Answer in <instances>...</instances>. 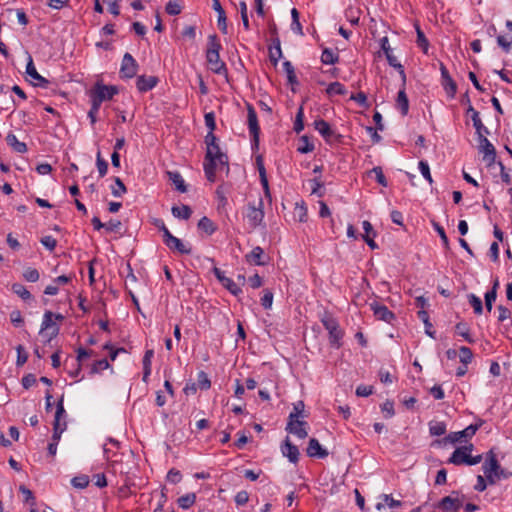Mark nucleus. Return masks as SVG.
I'll return each instance as SVG.
<instances>
[{
    "mask_svg": "<svg viewBox=\"0 0 512 512\" xmlns=\"http://www.w3.org/2000/svg\"><path fill=\"white\" fill-rule=\"evenodd\" d=\"M418 318L424 323L425 325V328H426V333L431 336V337H434V332H431L430 329L432 328V324L430 323L429 321V315H428V312L425 311V310H419L418 313Z\"/></svg>",
    "mask_w": 512,
    "mask_h": 512,
    "instance_id": "51",
    "label": "nucleus"
},
{
    "mask_svg": "<svg viewBox=\"0 0 512 512\" xmlns=\"http://www.w3.org/2000/svg\"><path fill=\"white\" fill-rule=\"evenodd\" d=\"M154 355V351L153 350H147L144 354V357H143V360H142V363H143V378L142 380L147 383L148 382V378L151 374V359Z\"/></svg>",
    "mask_w": 512,
    "mask_h": 512,
    "instance_id": "30",
    "label": "nucleus"
},
{
    "mask_svg": "<svg viewBox=\"0 0 512 512\" xmlns=\"http://www.w3.org/2000/svg\"><path fill=\"white\" fill-rule=\"evenodd\" d=\"M115 185L111 186V193L114 197H121L127 192V188L119 177L114 178Z\"/></svg>",
    "mask_w": 512,
    "mask_h": 512,
    "instance_id": "44",
    "label": "nucleus"
},
{
    "mask_svg": "<svg viewBox=\"0 0 512 512\" xmlns=\"http://www.w3.org/2000/svg\"><path fill=\"white\" fill-rule=\"evenodd\" d=\"M213 274L218 279V281L225 287L232 295L238 296L242 293V289L240 286L235 283L231 278L225 276L224 272L218 268H213Z\"/></svg>",
    "mask_w": 512,
    "mask_h": 512,
    "instance_id": "13",
    "label": "nucleus"
},
{
    "mask_svg": "<svg viewBox=\"0 0 512 512\" xmlns=\"http://www.w3.org/2000/svg\"><path fill=\"white\" fill-rule=\"evenodd\" d=\"M138 63L130 53H125L122 59L120 74L122 78H133L138 71Z\"/></svg>",
    "mask_w": 512,
    "mask_h": 512,
    "instance_id": "12",
    "label": "nucleus"
},
{
    "mask_svg": "<svg viewBox=\"0 0 512 512\" xmlns=\"http://www.w3.org/2000/svg\"><path fill=\"white\" fill-rule=\"evenodd\" d=\"M473 358V353L470 348L462 346L460 348V361L462 364L468 365Z\"/></svg>",
    "mask_w": 512,
    "mask_h": 512,
    "instance_id": "55",
    "label": "nucleus"
},
{
    "mask_svg": "<svg viewBox=\"0 0 512 512\" xmlns=\"http://www.w3.org/2000/svg\"><path fill=\"white\" fill-rule=\"evenodd\" d=\"M282 57V50L280 40L278 38L273 39V46L269 48V58L274 66L278 64L279 59Z\"/></svg>",
    "mask_w": 512,
    "mask_h": 512,
    "instance_id": "29",
    "label": "nucleus"
},
{
    "mask_svg": "<svg viewBox=\"0 0 512 512\" xmlns=\"http://www.w3.org/2000/svg\"><path fill=\"white\" fill-rule=\"evenodd\" d=\"M245 259L249 264L258 266H264L268 262V257L260 246L254 247L250 253L246 254Z\"/></svg>",
    "mask_w": 512,
    "mask_h": 512,
    "instance_id": "19",
    "label": "nucleus"
},
{
    "mask_svg": "<svg viewBox=\"0 0 512 512\" xmlns=\"http://www.w3.org/2000/svg\"><path fill=\"white\" fill-rule=\"evenodd\" d=\"M419 170L422 176L431 184L433 182L432 176L430 173V167L428 163L424 160H421L418 164Z\"/></svg>",
    "mask_w": 512,
    "mask_h": 512,
    "instance_id": "58",
    "label": "nucleus"
},
{
    "mask_svg": "<svg viewBox=\"0 0 512 512\" xmlns=\"http://www.w3.org/2000/svg\"><path fill=\"white\" fill-rule=\"evenodd\" d=\"M281 452L283 456L287 457L290 462L297 463L299 460L298 447L290 441L289 437H286L285 441L281 445Z\"/></svg>",
    "mask_w": 512,
    "mask_h": 512,
    "instance_id": "22",
    "label": "nucleus"
},
{
    "mask_svg": "<svg viewBox=\"0 0 512 512\" xmlns=\"http://www.w3.org/2000/svg\"><path fill=\"white\" fill-rule=\"evenodd\" d=\"M314 126L326 141H328L334 134L329 123L323 119L316 120L314 122Z\"/></svg>",
    "mask_w": 512,
    "mask_h": 512,
    "instance_id": "27",
    "label": "nucleus"
},
{
    "mask_svg": "<svg viewBox=\"0 0 512 512\" xmlns=\"http://www.w3.org/2000/svg\"><path fill=\"white\" fill-rule=\"evenodd\" d=\"M498 285V280H496L493 284L492 289L485 293V306L489 312L492 310L493 303L496 300Z\"/></svg>",
    "mask_w": 512,
    "mask_h": 512,
    "instance_id": "34",
    "label": "nucleus"
},
{
    "mask_svg": "<svg viewBox=\"0 0 512 512\" xmlns=\"http://www.w3.org/2000/svg\"><path fill=\"white\" fill-rule=\"evenodd\" d=\"M247 217H248V220H249L251 226L257 227L261 224V222L264 219L262 199L259 200L258 207H256L255 205L249 204Z\"/></svg>",
    "mask_w": 512,
    "mask_h": 512,
    "instance_id": "18",
    "label": "nucleus"
},
{
    "mask_svg": "<svg viewBox=\"0 0 512 512\" xmlns=\"http://www.w3.org/2000/svg\"><path fill=\"white\" fill-rule=\"evenodd\" d=\"M10 321L15 327H20L24 323L22 314L19 310H13L10 313Z\"/></svg>",
    "mask_w": 512,
    "mask_h": 512,
    "instance_id": "64",
    "label": "nucleus"
},
{
    "mask_svg": "<svg viewBox=\"0 0 512 512\" xmlns=\"http://www.w3.org/2000/svg\"><path fill=\"white\" fill-rule=\"evenodd\" d=\"M109 367H110V364L107 359L97 360L92 364L91 369H90V374L94 375V374L100 373L101 371L106 370Z\"/></svg>",
    "mask_w": 512,
    "mask_h": 512,
    "instance_id": "49",
    "label": "nucleus"
},
{
    "mask_svg": "<svg viewBox=\"0 0 512 512\" xmlns=\"http://www.w3.org/2000/svg\"><path fill=\"white\" fill-rule=\"evenodd\" d=\"M370 309L373 311L374 316L378 320L391 323L395 319V314L390 311L385 305L380 304L377 301H373L369 304Z\"/></svg>",
    "mask_w": 512,
    "mask_h": 512,
    "instance_id": "17",
    "label": "nucleus"
},
{
    "mask_svg": "<svg viewBox=\"0 0 512 512\" xmlns=\"http://www.w3.org/2000/svg\"><path fill=\"white\" fill-rule=\"evenodd\" d=\"M306 453L309 457L323 459L328 456V451L322 447L316 438L309 440Z\"/></svg>",
    "mask_w": 512,
    "mask_h": 512,
    "instance_id": "20",
    "label": "nucleus"
},
{
    "mask_svg": "<svg viewBox=\"0 0 512 512\" xmlns=\"http://www.w3.org/2000/svg\"><path fill=\"white\" fill-rule=\"evenodd\" d=\"M196 385L201 390H208L211 387V381L206 372L200 371L198 373Z\"/></svg>",
    "mask_w": 512,
    "mask_h": 512,
    "instance_id": "46",
    "label": "nucleus"
},
{
    "mask_svg": "<svg viewBox=\"0 0 512 512\" xmlns=\"http://www.w3.org/2000/svg\"><path fill=\"white\" fill-rule=\"evenodd\" d=\"M159 79L156 76L141 75L137 77L136 87L139 92L144 93L152 90L158 84Z\"/></svg>",
    "mask_w": 512,
    "mask_h": 512,
    "instance_id": "21",
    "label": "nucleus"
},
{
    "mask_svg": "<svg viewBox=\"0 0 512 512\" xmlns=\"http://www.w3.org/2000/svg\"><path fill=\"white\" fill-rule=\"evenodd\" d=\"M163 242L173 252H177L181 255H189L192 253L191 247L184 244L181 239L175 237L169 229H165Z\"/></svg>",
    "mask_w": 512,
    "mask_h": 512,
    "instance_id": "8",
    "label": "nucleus"
},
{
    "mask_svg": "<svg viewBox=\"0 0 512 512\" xmlns=\"http://www.w3.org/2000/svg\"><path fill=\"white\" fill-rule=\"evenodd\" d=\"M478 143L479 152L484 155V159L488 162L489 165L494 163L496 159V149L487 139L486 135L478 137Z\"/></svg>",
    "mask_w": 512,
    "mask_h": 512,
    "instance_id": "15",
    "label": "nucleus"
},
{
    "mask_svg": "<svg viewBox=\"0 0 512 512\" xmlns=\"http://www.w3.org/2000/svg\"><path fill=\"white\" fill-rule=\"evenodd\" d=\"M346 88L343 84H341L340 82H333V83H330L328 85V87L326 88V93L329 95V96H332V95H345L346 94Z\"/></svg>",
    "mask_w": 512,
    "mask_h": 512,
    "instance_id": "43",
    "label": "nucleus"
},
{
    "mask_svg": "<svg viewBox=\"0 0 512 512\" xmlns=\"http://www.w3.org/2000/svg\"><path fill=\"white\" fill-rule=\"evenodd\" d=\"M429 432L432 436H441L446 433V424L442 421H431L429 423Z\"/></svg>",
    "mask_w": 512,
    "mask_h": 512,
    "instance_id": "41",
    "label": "nucleus"
},
{
    "mask_svg": "<svg viewBox=\"0 0 512 512\" xmlns=\"http://www.w3.org/2000/svg\"><path fill=\"white\" fill-rule=\"evenodd\" d=\"M118 92L117 86L97 82L90 91L91 102L101 105L102 102L111 100Z\"/></svg>",
    "mask_w": 512,
    "mask_h": 512,
    "instance_id": "4",
    "label": "nucleus"
},
{
    "mask_svg": "<svg viewBox=\"0 0 512 512\" xmlns=\"http://www.w3.org/2000/svg\"><path fill=\"white\" fill-rule=\"evenodd\" d=\"M385 56H386V58H387V61H388L389 65H390V66H392V67H394V68H396V69L399 71V73H400V75H401V77H402L403 81L405 82V80H406V75H405V72H404V68H403V66L399 63V61L397 60V58L392 54V52H391V53H389V54H386Z\"/></svg>",
    "mask_w": 512,
    "mask_h": 512,
    "instance_id": "47",
    "label": "nucleus"
},
{
    "mask_svg": "<svg viewBox=\"0 0 512 512\" xmlns=\"http://www.w3.org/2000/svg\"><path fill=\"white\" fill-rule=\"evenodd\" d=\"M6 142L17 153L23 154L27 152V145L24 142L19 141L16 135L12 132L7 134Z\"/></svg>",
    "mask_w": 512,
    "mask_h": 512,
    "instance_id": "26",
    "label": "nucleus"
},
{
    "mask_svg": "<svg viewBox=\"0 0 512 512\" xmlns=\"http://www.w3.org/2000/svg\"><path fill=\"white\" fill-rule=\"evenodd\" d=\"M497 44L503 49L505 53H509L512 46V39L503 35L497 37Z\"/></svg>",
    "mask_w": 512,
    "mask_h": 512,
    "instance_id": "57",
    "label": "nucleus"
},
{
    "mask_svg": "<svg viewBox=\"0 0 512 512\" xmlns=\"http://www.w3.org/2000/svg\"><path fill=\"white\" fill-rule=\"evenodd\" d=\"M96 166L100 177H104L108 171V162L101 157V153H97Z\"/></svg>",
    "mask_w": 512,
    "mask_h": 512,
    "instance_id": "53",
    "label": "nucleus"
},
{
    "mask_svg": "<svg viewBox=\"0 0 512 512\" xmlns=\"http://www.w3.org/2000/svg\"><path fill=\"white\" fill-rule=\"evenodd\" d=\"M339 61V56L330 48H325L321 54V62L326 65H332Z\"/></svg>",
    "mask_w": 512,
    "mask_h": 512,
    "instance_id": "35",
    "label": "nucleus"
},
{
    "mask_svg": "<svg viewBox=\"0 0 512 512\" xmlns=\"http://www.w3.org/2000/svg\"><path fill=\"white\" fill-rule=\"evenodd\" d=\"M480 426L481 424H471L461 431L452 432L448 434L443 441L445 443H456L459 442L462 438H471L475 435Z\"/></svg>",
    "mask_w": 512,
    "mask_h": 512,
    "instance_id": "14",
    "label": "nucleus"
},
{
    "mask_svg": "<svg viewBox=\"0 0 512 512\" xmlns=\"http://www.w3.org/2000/svg\"><path fill=\"white\" fill-rule=\"evenodd\" d=\"M468 300L474 310V313L480 315L483 312L482 300L475 294H470L468 296Z\"/></svg>",
    "mask_w": 512,
    "mask_h": 512,
    "instance_id": "48",
    "label": "nucleus"
},
{
    "mask_svg": "<svg viewBox=\"0 0 512 512\" xmlns=\"http://www.w3.org/2000/svg\"><path fill=\"white\" fill-rule=\"evenodd\" d=\"M221 43L216 34L208 37L206 60L210 70L216 74H227L226 64L220 59Z\"/></svg>",
    "mask_w": 512,
    "mask_h": 512,
    "instance_id": "2",
    "label": "nucleus"
},
{
    "mask_svg": "<svg viewBox=\"0 0 512 512\" xmlns=\"http://www.w3.org/2000/svg\"><path fill=\"white\" fill-rule=\"evenodd\" d=\"M293 129L296 133H300L304 129V108L302 105L296 113Z\"/></svg>",
    "mask_w": 512,
    "mask_h": 512,
    "instance_id": "45",
    "label": "nucleus"
},
{
    "mask_svg": "<svg viewBox=\"0 0 512 512\" xmlns=\"http://www.w3.org/2000/svg\"><path fill=\"white\" fill-rule=\"evenodd\" d=\"M362 226L364 230V234L362 235L363 240L371 249L378 248V245L374 241L376 232L374 231L372 224L369 221L365 220L363 221Z\"/></svg>",
    "mask_w": 512,
    "mask_h": 512,
    "instance_id": "25",
    "label": "nucleus"
},
{
    "mask_svg": "<svg viewBox=\"0 0 512 512\" xmlns=\"http://www.w3.org/2000/svg\"><path fill=\"white\" fill-rule=\"evenodd\" d=\"M198 228L207 235H212L216 231L214 223L206 216L202 217L198 222Z\"/></svg>",
    "mask_w": 512,
    "mask_h": 512,
    "instance_id": "40",
    "label": "nucleus"
},
{
    "mask_svg": "<svg viewBox=\"0 0 512 512\" xmlns=\"http://www.w3.org/2000/svg\"><path fill=\"white\" fill-rule=\"evenodd\" d=\"M171 212L174 217L184 220L189 219L192 215V210L188 205L173 206Z\"/></svg>",
    "mask_w": 512,
    "mask_h": 512,
    "instance_id": "32",
    "label": "nucleus"
},
{
    "mask_svg": "<svg viewBox=\"0 0 512 512\" xmlns=\"http://www.w3.org/2000/svg\"><path fill=\"white\" fill-rule=\"evenodd\" d=\"M440 72L442 78V86L450 98H454L457 92L456 82L450 76L448 69L443 63H440Z\"/></svg>",
    "mask_w": 512,
    "mask_h": 512,
    "instance_id": "16",
    "label": "nucleus"
},
{
    "mask_svg": "<svg viewBox=\"0 0 512 512\" xmlns=\"http://www.w3.org/2000/svg\"><path fill=\"white\" fill-rule=\"evenodd\" d=\"M59 330V326L54 321V313L49 310L46 311L43 315L40 334L47 336V342H50L59 334Z\"/></svg>",
    "mask_w": 512,
    "mask_h": 512,
    "instance_id": "7",
    "label": "nucleus"
},
{
    "mask_svg": "<svg viewBox=\"0 0 512 512\" xmlns=\"http://www.w3.org/2000/svg\"><path fill=\"white\" fill-rule=\"evenodd\" d=\"M473 126L476 130V134L478 137H482L483 135L489 134L488 128L482 123V120L480 118H477L473 122Z\"/></svg>",
    "mask_w": 512,
    "mask_h": 512,
    "instance_id": "61",
    "label": "nucleus"
},
{
    "mask_svg": "<svg viewBox=\"0 0 512 512\" xmlns=\"http://www.w3.org/2000/svg\"><path fill=\"white\" fill-rule=\"evenodd\" d=\"M473 450V444L464 445L461 447H458L454 450V452L451 454V456L448 459L449 464H454L456 466L460 465H476L479 464L483 457L482 455H476L472 456L471 452Z\"/></svg>",
    "mask_w": 512,
    "mask_h": 512,
    "instance_id": "3",
    "label": "nucleus"
},
{
    "mask_svg": "<svg viewBox=\"0 0 512 512\" xmlns=\"http://www.w3.org/2000/svg\"><path fill=\"white\" fill-rule=\"evenodd\" d=\"M464 495L458 491H453L449 496L442 498L435 508L443 512H457L463 505Z\"/></svg>",
    "mask_w": 512,
    "mask_h": 512,
    "instance_id": "6",
    "label": "nucleus"
},
{
    "mask_svg": "<svg viewBox=\"0 0 512 512\" xmlns=\"http://www.w3.org/2000/svg\"><path fill=\"white\" fill-rule=\"evenodd\" d=\"M165 10L169 15H178L181 13V6L175 1H169L166 4Z\"/></svg>",
    "mask_w": 512,
    "mask_h": 512,
    "instance_id": "62",
    "label": "nucleus"
},
{
    "mask_svg": "<svg viewBox=\"0 0 512 512\" xmlns=\"http://www.w3.org/2000/svg\"><path fill=\"white\" fill-rule=\"evenodd\" d=\"M500 464L496 458L495 453L490 450L486 454L485 462L482 466L483 472L485 474V477L487 478V482L491 485L495 484V477L494 474L499 469Z\"/></svg>",
    "mask_w": 512,
    "mask_h": 512,
    "instance_id": "11",
    "label": "nucleus"
},
{
    "mask_svg": "<svg viewBox=\"0 0 512 512\" xmlns=\"http://www.w3.org/2000/svg\"><path fill=\"white\" fill-rule=\"evenodd\" d=\"M196 502V494L195 493H187L177 499V504L182 509H189Z\"/></svg>",
    "mask_w": 512,
    "mask_h": 512,
    "instance_id": "36",
    "label": "nucleus"
},
{
    "mask_svg": "<svg viewBox=\"0 0 512 512\" xmlns=\"http://www.w3.org/2000/svg\"><path fill=\"white\" fill-rule=\"evenodd\" d=\"M13 293L19 296L24 301L32 300L31 293L27 290V288L21 283H14L11 287Z\"/></svg>",
    "mask_w": 512,
    "mask_h": 512,
    "instance_id": "38",
    "label": "nucleus"
},
{
    "mask_svg": "<svg viewBox=\"0 0 512 512\" xmlns=\"http://www.w3.org/2000/svg\"><path fill=\"white\" fill-rule=\"evenodd\" d=\"M283 70L285 71V73L287 75L288 83L291 84L292 86L298 85L299 82H298L297 76L295 74L294 67L290 61L283 62Z\"/></svg>",
    "mask_w": 512,
    "mask_h": 512,
    "instance_id": "39",
    "label": "nucleus"
},
{
    "mask_svg": "<svg viewBox=\"0 0 512 512\" xmlns=\"http://www.w3.org/2000/svg\"><path fill=\"white\" fill-rule=\"evenodd\" d=\"M26 74L30 76L33 80L37 81L35 83L36 86L46 88L49 84V81L42 77L36 70L32 58L29 56V61L26 65Z\"/></svg>",
    "mask_w": 512,
    "mask_h": 512,
    "instance_id": "23",
    "label": "nucleus"
},
{
    "mask_svg": "<svg viewBox=\"0 0 512 512\" xmlns=\"http://www.w3.org/2000/svg\"><path fill=\"white\" fill-rule=\"evenodd\" d=\"M228 192V188L225 184H221L217 187L215 194L218 203V209L224 208L228 204V199L226 194Z\"/></svg>",
    "mask_w": 512,
    "mask_h": 512,
    "instance_id": "33",
    "label": "nucleus"
},
{
    "mask_svg": "<svg viewBox=\"0 0 512 512\" xmlns=\"http://www.w3.org/2000/svg\"><path fill=\"white\" fill-rule=\"evenodd\" d=\"M247 123L250 135L252 136V148H258L260 127L257 113L251 104L247 105Z\"/></svg>",
    "mask_w": 512,
    "mask_h": 512,
    "instance_id": "9",
    "label": "nucleus"
},
{
    "mask_svg": "<svg viewBox=\"0 0 512 512\" xmlns=\"http://www.w3.org/2000/svg\"><path fill=\"white\" fill-rule=\"evenodd\" d=\"M291 17H292V23H291V30L297 34V35H303V28L299 21V12L296 8H293L291 10Z\"/></svg>",
    "mask_w": 512,
    "mask_h": 512,
    "instance_id": "42",
    "label": "nucleus"
},
{
    "mask_svg": "<svg viewBox=\"0 0 512 512\" xmlns=\"http://www.w3.org/2000/svg\"><path fill=\"white\" fill-rule=\"evenodd\" d=\"M370 172L375 174L376 181H377L381 186H383V187H387V186H388L387 179H386V177L384 176V173H383V170H382V168H381V167H379V166L374 167Z\"/></svg>",
    "mask_w": 512,
    "mask_h": 512,
    "instance_id": "59",
    "label": "nucleus"
},
{
    "mask_svg": "<svg viewBox=\"0 0 512 512\" xmlns=\"http://www.w3.org/2000/svg\"><path fill=\"white\" fill-rule=\"evenodd\" d=\"M455 331L462 336L468 343H474L475 340L470 335V328L467 323L459 322L455 325Z\"/></svg>",
    "mask_w": 512,
    "mask_h": 512,
    "instance_id": "37",
    "label": "nucleus"
},
{
    "mask_svg": "<svg viewBox=\"0 0 512 512\" xmlns=\"http://www.w3.org/2000/svg\"><path fill=\"white\" fill-rule=\"evenodd\" d=\"M41 244L47 248L49 251H53L57 245V240L51 235H47L41 238Z\"/></svg>",
    "mask_w": 512,
    "mask_h": 512,
    "instance_id": "60",
    "label": "nucleus"
},
{
    "mask_svg": "<svg viewBox=\"0 0 512 512\" xmlns=\"http://www.w3.org/2000/svg\"><path fill=\"white\" fill-rule=\"evenodd\" d=\"M301 142H302V145H300L297 148V151L299 153L306 154V153L312 152L314 150V145L309 142V139L307 136H302Z\"/></svg>",
    "mask_w": 512,
    "mask_h": 512,
    "instance_id": "56",
    "label": "nucleus"
},
{
    "mask_svg": "<svg viewBox=\"0 0 512 512\" xmlns=\"http://www.w3.org/2000/svg\"><path fill=\"white\" fill-rule=\"evenodd\" d=\"M23 278L28 281L35 283L40 278V273L36 268L28 267L23 272Z\"/></svg>",
    "mask_w": 512,
    "mask_h": 512,
    "instance_id": "50",
    "label": "nucleus"
},
{
    "mask_svg": "<svg viewBox=\"0 0 512 512\" xmlns=\"http://www.w3.org/2000/svg\"><path fill=\"white\" fill-rule=\"evenodd\" d=\"M396 105L403 116L407 115L409 110V101L404 88L398 92Z\"/></svg>",
    "mask_w": 512,
    "mask_h": 512,
    "instance_id": "31",
    "label": "nucleus"
},
{
    "mask_svg": "<svg viewBox=\"0 0 512 512\" xmlns=\"http://www.w3.org/2000/svg\"><path fill=\"white\" fill-rule=\"evenodd\" d=\"M307 425L308 424L306 421L299 420V418H297L296 413H290L289 417H288L286 431L297 436L300 439H304L308 435V432L306 429Z\"/></svg>",
    "mask_w": 512,
    "mask_h": 512,
    "instance_id": "10",
    "label": "nucleus"
},
{
    "mask_svg": "<svg viewBox=\"0 0 512 512\" xmlns=\"http://www.w3.org/2000/svg\"><path fill=\"white\" fill-rule=\"evenodd\" d=\"M212 8L217 12V24L220 31L227 34V18L225 10L223 9L219 0H212Z\"/></svg>",
    "mask_w": 512,
    "mask_h": 512,
    "instance_id": "24",
    "label": "nucleus"
},
{
    "mask_svg": "<svg viewBox=\"0 0 512 512\" xmlns=\"http://www.w3.org/2000/svg\"><path fill=\"white\" fill-rule=\"evenodd\" d=\"M167 175L169 177V180L175 185L176 189L179 192L185 193L187 191L185 181L178 171H168Z\"/></svg>",
    "mask_w": 512,
    "mask_h": 512,
    "instance_id": "28",
    "label": "nucleus"
},
{
    "mask_svg": "<svg viewBox=\"0 0 512 512\" xmlns=\"http://www.w3.org/2000/svg\"><path fill=\"white\" fill-rule=\"evenodd\" d=\"M273 304V293L269 289L263 291V296L261 297V305L264 309L268 310L272 307Z\"/></svg>",
    "mask_w": 512,
    "mask_h": 512,
    "instance_id": "54",
    "label": "nucleus"
},
{
    "mask_svg": "<svg viewBox=\"0 0 512 512\" xmlns=\"http://www.w3.org/2000/svg\"><path fill=\"white\" fill-rule=\"evenodd\" d=\"M218 165L228 166V156L221 151L217 143L215 145L206 147L203 169L209 182L216 181V169Z\"/></svg>",
    "mask_w": 512,
    "mask_h": 512,
    "instance_id": "1",
    "label": "nucleus"
},
{
    "mask_svg": "<svg viewBox=\"0 0 512 512\" xmlns=\"http://www.w3.org/2000/svg\"><path fill=\"white\" fill-rule=\"evenodd\" d=\"M122 227V223L120 220L111 219L107 223H105V230L107 232H119Z\"/></svg>",
    "mask_w": 512,
    "mask_h": 512,
    "instance_id": "63",
    "label": "nucleus"
},
{
    "mask_svg": "<svg viewBox=\"0 0 512 512\" xmlns=\"http://www.w3.org/2000/svg\"><path fill=\"white\" fill-rule=\"evenodd\" d=\"M73 487L78 489H84L89 485V478L86 475L75 476L71 480Z\"/></svg>",
    "mask_w": 512,
    "mask_h": 512,
    "instance_id": "52",
    "label": "nucleus"
},
{
    "mask_svg": "<svg viewBox=\"0 0 512 512\" xmlns=\"http://www.w3.org/2000/svg\"><path fill=\"white\" fill-rule=\"evenodd\" d=\"M321 322L325 329L329 332L330 344L336 348H339L341 343L340 340L343 337V331L340 329L337 320L331 315H325Z\"/></svg>",
    "mask_w": 512,
    "mask_h": 512,
    "instance_id": "5",
    "label": "nucleus"
}]
</instances>
